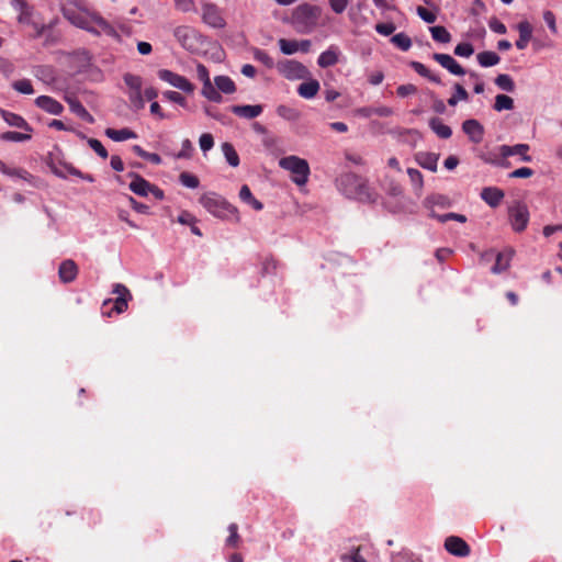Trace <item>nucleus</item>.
Masks as SVG:
<instances>
[{
	"label": "nucleus",
	"mask_w": 562,
	"mask_h": 562,
	"mask_svg": "<svg viewBox=\"0 0 562 562\" xmlns=\"http://www.w3.org/2000/svg\"><path fill=\"white\" fill-rule=\"evenodd\" d=\"M63 15L72 25L93 34L113 35V26L97 12H90L83 8L66 5L61 9Z\"/></svg>",
	"instance_id": "1"
},
{
	"label": "nucleus",
	"mask_w": 562,
	"mask_h": 562,
	"mask_svg": "<svg viewBox=\"0 0 562 562\" xmlns=\"http://www.w3.org/2000/svg\"><path fill=\"white\" fill-rule=\"evenodd\" d=\"M339 191L349 199H356L363 202H374L375 193L371 190L368 182L360 176L347 172L336 180Z\"/></svg>",
	"instance_id": "2"
},
{
	"label": "nucleus",
	"mask_w": 562,
	"mask_h": 562,
	"mask_svg": "<svg viewBox=\"0 0 562 562\" xmlns=\"http://www.w3.org/2000/svg\"><path fill=\"white\" fill-rule=\"evenodd\" d=\"M322 10L317 5L303 3L297 5L291 14V23L300 33H311L318 24Z\"/></svg>",
	"instance_id": "3"
},
{
	"label": "nucleus",
	"mask_w": 562,
	"mask_h": 562,
	"mask_svg": "<svg viewBox=\"0 0 562 562\" xmlns=\"http://www.w3.org/2000/svg\"><path fill=\"white\" fill-rule=\"evenodd\" d=\"M199 201L209 213L218 218H229L237 213L235 206L215 192L202 194Z\"/></svg>",
	"instance_id": "4"
},
{
	"label": "nucleus",
	"mask_w": 562,
	"mask_h": 562,
	"mask_svg": "<svg viewBox=\"0 0 562 562\" xmlns=\"http://www.w3.org/2000/svg\"><path fill=\"white\" fill-rule=\"evenodd\" d=\"M279 166L291 172L292 181L297 186H304L311 173L308 162L297 156L291 155L279 160Z\"/></svg>",
	"instance_id": "5"
},
{
	"label": "nucleus",
	"mask_w": 562,
	"mask_h": 562,
	"mask_svg": "<svg viewBox=\"0 0 562 562\" xmlns=\"http://www.w3.org/2000/svg\"><path fill=\"white\" fill-rule=\"evenodd\" d=\"M508 220L513 231L521 233L529 223V211L525 203L520 201L514 202L508 207Z\"/></svg>",
	"instance_id": "6"
},
{
	"label": "nucleus",
	"mask_w": 562,
	"mask_h": 562,
	"mask_svg": "<svg viewBox=\"0 0 562 562\" xmlns=\"http://www.w3.org/2000/svg\"><path fill=\"white\" fill-rule=\"evenodd\" d=\"M173 35L184 49L193 52L198 48L200 35L193 27L188 25L178 26L175 29Z\"/></svg>",
	"instance_id": "7"
},
{
	"label": "nucleus",
	"mask_w": 562,
	"mask_h": 562,
	"mask_svg": "<svg viewBox=\"0 0 562 562\" xmlns=\"http://www.w3.org/2000/svg\"><path fill=\"white\" fill-rule=\"evenodd\" d=\"M157 76L160 80L186 93H193L194 91L193 83H191L184 76L176 74L169 69L158 70Z\"/></svg>",
	"instance_id": "8"
},
{
	"label": "nucleus",
	"mask_w": 562,
	"mask_h": 562,
	"mask_svg": "<svg viewBox=\"0 0 562 562\" xmlns=\"http://www.w3.org/2000/svg\"><path fill=\"white\" fill-rule=\"evenodd\" d=\"M113 294H116V299L112 301L111 299L105 300L103 302V307L108 304H113L112 311L117 314H121L127 310L128 301L132 300V294L130 290L122 283H115L112 290Z\"/></svg>",
	"instance_id": "9"
},
{
	"label": "nucleus",
	"mask_w": 562,
	"mask_h": 562,
	"mask_svg": "<svg viewBox=\"0 0 562 562\" xmlns=\"http://www.w3.org/2000/svg\"><path fill=\"white\" fill-rule=\"evenodd\" d=\"M278 69L288 79H301L307 72L306 67L296 60L282 61L278 65Z\"/></svg>",
	"instance_id": "10"
},
{
	"label": "nucleus",
	"mask_w": 562,
	"mask_h": 562,
	"mask_svg": "<svg viewBox=\"0 0 562 562\" xmlns=\"http://www.w3.org/2000/svg\"><path fill=\"white\" fill-rule=\"evenodd\" d=\"M202 20L205 24L214 29H222L225 26V20L215 4L206 3L203 5Z\"/></svg>",
	"instance_id": "11"
},
{
	"label": "nucleus",
	"mask_w": 562,
	"mask_h": 562,
	"mask_svg": "<svg viewBox=\"0 0 562 562\" xmlns=\"http://www.w3.org/2000/svg\"><path fill=\"white\" fill-rule=\"evenodd\" d=\"M432 59L436 60L442 68L447 69L451 75L463 76L467 74L465 69L450 55L442 53H435Z\"/></svg>",
	"instance_id": "12"
},
{
	"label": "nucleus",
	"mask_w": 562,
	"mask_h": 562,
	"mask_svg": "<svg viewBox=\"0 0 562 562\" xmlns=\"http://www.w3.org/2000/svg\"><path fill=\"white\" fill-rule=\"evenodd\" d=\"M462 131L468 135L469 139L474 144H480L484 138V127L475 119L465 120L462 123Z\"/></svg>",
	"instance_id": "13"
},
{
	"label": "nucleus",
	"mask_w": 562,
	"mask_h": 562,
	"mask_svg": "<svg viewBox=\"0 0 562 562\" xmlns=\"http://www.w3.org/2000/svg\"><path fill=\"white\" fill-rule=\"evenodd\" d=\"M530 147L528 144H516L514 146L509 145H501L498 147L499 155L503 158H508L509 156L519 155L520 159L525 162H530L532 160L531 156L528 155Z\"/></svg>",
	"instance_id": "14"
},
{
	"label": "nucleus",
	"mask_w": 562,
	"mask_h": 562,
	"mask_svg": "<svg viewBox=\"0 0 562 562\" xmlns=\"http://www.w3.org/2000/svg\"><path fill=\"white\" fill-rule=\"evenodd\" d=\"M445 549L456 557H467L470 553L469 544L457 536H450L445 540Z\"/></svg>",
	"instance_id": "15"
},
{
	"label": "nucleus",
	"mask_w": 562,
	"mask_h": 562,
	"mask_svg": "<svg viewBox=\"0 0 562 562\" xmlns=\"http://www.w3.org/2000/svg\"><path fill=\"white\" fill-rule=\"evenodd\" d=\"M35 104L43 111L53 115H59L64 111V105L59 101L48 95L37 97L35 99Z\"/></svg>",
	"instance_id": "16"
},
{
	"label": "nucleus",
	"mask_w": 562,
	"mask_h": 562,
	"mask_svg": "<svg viewBox=\"0 0 562 562\" xmlns=\"http://www.w3.org/2000/svg\"><path fill=\"white\" fill-rule=\"evenodd\" d=\"M229 110L239 117L251 120L262 113L263 106L261 104L232 105Z\"/></svg>",
	"instance_id": "17"
},
{
	"label": "nucleus",
	"mask_w": 562,
	"mask_h": 562,
	"mask_svg": "<svg viewBox=\"0 0 562 562\" xmlns=\"http://www.w3.org/2000/svg\"><path fill=\"white\" fill-rule=\"evenodd\" d=\"M340 49L336 45H330L326 50L321 53L317 58V65L321 68L335 66L339 61Z\"/></svg>",
	"instance_id": "18"
},
{
	"label": "nucleus",
	"mask_w": 562,
	"mask_h": 562,
	"mask_svg": "<svg viewBox=\"0 0 562 562\" xmlns=\"http://www.w3.org/2000/svg\"><path fill=\"white\" fill-rule=\"evenodd\" d=\"M130 177L133 178L132 182L128 184L130 190L139 196H147L153 184L137 173L131 172Z\"/></svg>",
	"instance_id": "19"
},
{
	"label": "nucleus",
	"mask_w": 562,
	"mask_h": 562,
	"mask_svg": "<svg viewBox=\"0 0 562 562\" xmlns=\"http://www.w3.org/2000/svg\"><path fill=\"white\" fill-rule=\"evenodd\" d=\"M504 191L496 187L483 188L480 196L491 207H497L504 199Z\"/></svg>",
	"instance_id": "20"
},
{
	"label": "nucleus",
	"mask_w": 562,
	"mask_h": 562,
	"mask_svg": "<svg viewBox=\"0 0 562 562\" xmlns=\"http://www.w3.org/2000/svg\"><path fill=\"white\" fill-rule=\"evenodd\" d=\"M514 256V250L508 248L496 254L495 263L492 267V272L495 274L506 271Z\"/></svg>",
	"instance_id": "21"
},
{
	"label": "nucleus",
	"mask_w": 562,
	"mask_h": 562,
	"mask_svg": "<svg viewBox=\"0 0 562 562\" xmlns=\"http://www.w3.org/2000/svg\"><path fill=\"white\" fill-rule=\"evenodd\" d=\"M516 27L519 33V38L516 41L515 45L518 49L522 50L528 46L532 37V25L528 21H521Z\"/></svg>",
	"instance_id": "22"
},
{
	"label": "nucleus",
	"mask_w": 562,
	"mask_h": 562,
	"mask_svg": "<svg viewBox=\"0 0 562 562\" xmlns=\"http://www.w3.org/2000/svg\"><path fill=\"white\" fill-rule=\"evenodd\" d=\"M0 112H1V116H2L3 121L8 125L18 127V128H22L29 133H31L33 131V128L30 126V124L21 115L5 111V110H0Z\"/></svg>",
	"instance_id": "23"
},
{
	"label": "nucleus",
	"mask_w": 562,
	"mask_h": 562,
	"mask_svg": "<svg viewBox=\"0 0 562 562\" xmlns=\"http://www.w3.org/2000/svg\"><path fill=\"white\" fill-rule=\"evenodd\" d=\"M77 272V266L75 261L70 259L64 260L60 263L58 270L59 278L64 283H69L74 281L76 279Z\"/></svg>",
	"instance_id": "24"
},
{
	"label": "nucleus",
	"mask_w": 562,
	"mask_h": 562,
	"mask_svg": "<svg viewBox=\"0 0 562 562\" xmlns=\"http://www.w3.org/2000/svg\"><path fill=\"white\" fill-rule=\"evenodd\" d=\"M66 101L69 105L70 111L75 113L77 116H79L88 123L94 122L93 116L87 111V109L82 105V103L79 100H77L76 98H67Z\"/></svg>",
	"instance_id": "25"
},
{
	"label": "nucleus",
	"mask_w": 562,
	"mask_h": 562,
	"mask_svg": "<svg viewBox=\"0 0 562 562\" xmlns=\"http://www.w3.org/2000/svg\"><path fill=\"white\" fill-rule=\"evenodd\" d=\"M429 127L440 138L447 139L452 135L451 127L446 125L439 117H431L429 120Z\"/></svg>",
	"instance_id": "26"
},
{
	"label": "nucleus",
	"mask_w": 562,
	"mask_h": 562,
	"mask_svg": "<svg viewBox=\"0 0 562 562\" xmlns=\"http://www.w3.org/2000/svg\"><path fill=\"white\" fill-rule=\"evenodd\" d=\"M105 135L114 142H124L137 137L136 133L127 127L121 130L106 128Z\"/></svg>",
	"instance_id": "27"
},
{
	"label": "nucleus",
	"mask_w": 562,
	"mask_h": 562,
	"mask_svg": "<svg viewBox=\"0 0 562 562\" xmlns=\"http://www.w3.org/2000/svg\"><path fill=\"white\" fill-rule=\"evenodd\" d=\"M214 85L216 86L217 90L225 94H232L236 91V85L228 76H216L214 78Z\"/></svg>",
	"instance_id": "28"
},
{
	"label": "nucleus",
	"mask_w": 562,
	"mask_h": 562,
	"mask_svg": "<svg viewBox=\"0 0 562 562\" xmlns=\"http://www.w3.org/2000/svg\"><path fill=\"white\" fill-rule=\"evenodd\" d=\"M319 90V82L317 80H310L301 83L297 88V93L304 99L314 98Z\"/></svg>",
	"instance_id": "29"
},
{
	"label": "nucleus",
	"mask_w": 562,
	"mask_h": 562,
	"mask_svg": "<svg viewBox=\"0 0 562 562\" xmlns=\"http://www.w3.org/2000/svg\"><path fill=\"white\" fill-rule=\"evenodd\" d=\"M239 198L244 203L250 205L256 211H260L263 207V204L252 195L247 184L240 188Z\"/></svg>",
	"instance_id": "30"
},
{
	"label": "nucleus",
	"mask_w": 562,
	"mask_h": 562,
	"mask_svg": "<svg viewBox=\"0 0 562 562\" xmlns=\"http://www.w3.org/2000/svg\"><path fill=\"white\" fill-rule=\"evenodd\" d=\"M423 205L426 209H432L434 206L449 207L451 202L450 199L443 194H430L425 198Z\"/></svg>",
	"instance_id": "31"
},
{
	"label": "nucleus",
	"mask_w": 562,
	"mask_h": 562,
	"mask_svg": "<svg viewBox=\"0 0 562 562\" xmlns=\"http://www.w3.org/2000/svg\"><path fill=\"white\" fill-rule=\"evenodd\" d=\"M416 159L420 167L430 171L437 170L438 155L432 153H419Z\"/></svg>",
	"instance_id": "32"
},
{
	"label": "nucleus",
	"mask_w": 562,
	"mask_h": 562,
	"mask_svg": "<svg viewBox=\"0 0 562 562\" xmlns=\"http://www.w3.org/2000/svg\"><path fill=\"white\" fill-rule=\"evenodd\" d=\"M11 3L20 12L19 22L27 23L33 13L32 7L25 0H12Z\"/></svg>",
	"instance_id": "33"
},
{
	"label": "nucleus",
	"mask_w": 562,
	"mask_h": 562,
	"mask_svg": "<svg viewBox=\"0 0 562 562\" xmlns=\"http://www.w3.org/2000/svg\"><path fill=\"white\" fill-rule=\"evenodd\" d=\"M477 63L481 67H493L501 61V57L492 50H484L476 55Z\"/></svg>",
	"instance_id": "34"
},
{
	"label": "nucleus",
	"mask_w": 562,
	"mask_h": 562,
	"mask_svg": "<svg viewBox=\"0 0 562 562\" xmlns=\"http://www.w3.org/2000/svg\"><path fill=\"white\" fill-rule=\"evenodd\" d=\"M222 151H223V155L229 166H232V167L239 166V162H240L239 156L231 143H227V142L223 143Z\"/></svg>",
	"instance_id": "35"
},
{
	"label": "nucleus",
	"mask_w": 562,
	"mask_h": 562,
	"mask_svg": "<svg viewBox=\"0 0 562 562\" xmlns=\"http://www.w3.org/2000/svg\"><path fill=\"white\" fill-rule=\"evenodd\" d=\"M429 31L431 33L432 40L436 42L446 44L451 41V34L447 31V29L445 26H441V25L431 26L429 29Z\"/></svg>",
	"instance_id": "36"
},
{
	"label": "nucleus",
	"mask_w": 562,
	"mask_h": 562,
	"mask_svg": "<svg viewBox=\"0 0 562 562\" xmlns=\"http://www.w3.org/2000/svg\"><path fill=\"white\" fill-rule=\"evenodd\" d=\"M453 89V94L448 99V104L450 106H456L459 101L469 100L468 91L460 83H454Z\"/></svg>",
	"instance_id": "37"
},
{
	"label": "nucleus",
	"mask_w": 562,
	"mask_h": 562,
	"mask_svg": "<svg viewBox=\"0 0 562 562\" xmlns=\"http://www.w3.org/2000/svg\"><path fill=\"white\" fill-rule=\"evenodd\" d=\"M514 109V100L513 98L506 94H497L495 97L494 110L497 112H502L505 110Z\"/></svg>",
	"instance_id": "38"
},
{
	"label": "nucleus",
	"mask_w": 562,
	"mask_h": 562,
	"mask_svg": "<svg viewBox=\"0 0 562 562\" xmlns=\"http://www.w3.org/2000/svg\"><path fill=\"white\" fill-rule=\"evenodd\" d=\"M0 138L5 142L23 143L31 139V133L8 131L2 133Z\"/></svg>",
	"instance_id": "39"
},
{
	"label": "nucleus",
	"mask_w": 562,
	"mask_h": 562,
	"mask_svg": "<svg viewBox=\"0 0 562 562\" xmlns=\"http://www.w3.org/2000/svg\"><path fill=\"white\" fill-rule=\"evenodd\" d=\"M123 79L125 85L128 87L130 92L142 91L143 79L139 76L127 72L124 75Z\"/></svg>",
	"instance_id": "40"
},
{
	"label": "nucleus",
	"mask_w": 562,
	"mask_h": 562,
	"mask_svg": "<svg viewBox=\"0 0 562 562\" xmlns=\"http://www.w3.org/2000/svg\"><path fill=\"white\" fill-rule=\"evenodd\" d=\"M495 85L506 92H513L515 90V82L513 78L507 74H501L495 78Z\"/></svg>",
	"instance_id": "41"
},
{
	"label": "nucleus",
	"mask_w": 562,
	"mask_h": 562,
	"mask_svg": "<svg viewBox=\"0 0 562 562\" xmlns=\"http://www.w3.org/2000/svg\"><path fill=\"white\" fill-rule=\"evenodd\" d=\"M391 42L403 52H407L412 47V40L403 32L393 35Z\"/></svg>",
	"instance_id": "42"
},
{
	"label": "nucleus",
	"mask_w": 562,
	"mask_h": 562,
	"mask_svg": "<svg viewBox=\"0 0 562 562\" xmlns=\"http://www.w3.org/2000/svg\"><path fill=\"white\" fill-rule=\"evenodd\" d=\"M179 182L183 187L189 188V189H196L200 186L199 178L195 175L190 173L188 171H183L180 173Z\"/></svg>",
	"instance_id": "43"
},
{
	"label": "nucleus",
	"mask_w": 562,
	"mask_h": 562,
	"mask_svg": "<svg viewBox=\"0 0 562 562\" xmlns=\"http://www.w3.org/2000/svg\"><path fill=\"white\" fill-rule=\"evenodd\" d=\"M278 44H279L280 50L284 55H293L296 52H299V42L297 41L280 38L278 41Z\"/></svg>",
	"instance_id": "44"
},
{
	"label": "nucleus",
	"mask_w": 562,
	"mask_h": 562,
	"mask_svg": "<svg viewBox=\"0 0 562 562\" xmlns=\"http://www.w3.org/2000/svg\"><path fill=\"white\" fill-rule=\"evenodd\" d=\"M252 56L255 60L261 63L267 68H272L274 66L273 58L263 49L254 48Z\"/></svg>",
	"instance_id": "45"
},
{
	"label": "nucleus",
	"mask_w": 562,
	"mask_h": 562,
	"mask_svg": "<svg viewBox=\"0 0 562 562\" xmlns=\"http://www.w3.org/2000/svg\"><path fill=\"white\" fill-rule=\"evenodd\" d=\"M360 547H353L349 552L340 555L341 562H367V560L360 554Z\"/></svg>",
	"instance_id": "46"
},
{
	"label": "nucleus",
	"mask_w": 562,
	"mask_h": 562,
	"mask_svg": "<svg viewBox=\"0 0 562 562\" xmlns=\"http://www.w3.org/2000/svg\"><path fill=\"white\" fill-rule=\"evenodd\" d=\"M12 88L22 94L34 93V89L30 79L16 80L12 83Z\"/></svg>",
	"instance_id": "47"
},
{
	"label": "nucleus",
	"mask_w": 562,
	"mask_h": 562,
	"mask_svg": "<svg viewBox=\"0 0 562 562\" xmlns=\"http://www.w3.org/2000/svg\"><path fill=\"white\" fill-rule=\"evenodd\" d=\"M162 98L170 102L177 103L182 108L188 105L186 98L177 91L166 90L162 92Z\"/></svg>",
	"instance_id": "48"
},
{
	"label": "nucleus",
	"mask_w": 562,
	"mask_h": 562,
	"mask_svg": "<svg viewBox=\"0 0 562 562\" xmlns=\"http://www.w3.org/2000/svg\"><path fill=\"white\" fill-rule=\"evenodd\" d=\"M453 53L456 56L468 58L473 55L474 47L471 43L468 42L460 43L454 47Z\"/></svg>",
	"instance_id": "49"
},
{
	"label": "nucleus",
	"mask_w": 562,
	"mask_h": 562,
	"mask_svg": "<svg viewBox=\"0 0 562 562\" xmlns=\"http://www.w3.org/2000/svg\"><path fill=\"white\" fill-rule=\"evenodd\" d=\"M88 145L94 150L102 159H106L109 156L108 150L104 148L102 143L97 138H88Z\"/></svg>",
	"instance_id": "50"
},
{
	"label": "nucleus",
	"mask_w": 562,
	"mask_h": 562,
	"mask_svg": "<svg viewBox=\"0 0 562 562\" xmlns=\"http://www.w3.org/2000/svg\"><path fill=\"white\" fill-rule=\"evenodd\" d=\"M128 100L134 108V110L138 111L144 109L145 106V99L143 95V92H128Z\"/></svg>",
	"instance_id": "51"
},
{
	"label": "nucleus",
	"mask_w": 562,
	"mask_h": 562,
	"mask_svg": "<svg viewBox=\"0 0 562 562\" xmlns=\"http://www.w3.org/2000/svg\"><path fill=\"white\" fill-rule=\"evenodd\" d=\"M199 145L203 153L211 150L214 146V138L210 133H204L199 138Z\"/></svg>",
	"instance_id": "52"
},
{
	"label": "nucleus",
	"mask_w": 562,
	"mask_h": 562,
	"mask_svg": "<svg viewBox=\"0 0 562 562\" xmlns=\"http://www.w3.org/2000/svg\"><path fill=\"white\" fill-rule=\"evenodd\" d=\"M277 113L279 116L289 121L295 120L297 117V113L295 112V110L283 104L277 108Z\"/></svg>",
	"instance_id": "53"
},
{
	"label": "nucleus",
	"mask_w": 562,
	"mask_h": 562,
	"mask_svg": "<svg viewBox=\"0 0 562 562\" xmlns=\"http://www.w3.org/2000/svg\"><path fill=\"white\" fill-rule=\"evenodd\" d=\"M176 8L181 12L195 11V4L193 0H173Z\"/></svg>",
	"instance_id": "54"
},
{
	"label": "nucleus",
	"mask_w": 562,
	"mask_h": 562,
	"mask_svg": "<svg viewBox=\"0 0 562 562\" xmlns=\"http://www.w3.org/2000/svg\"><path fill=\"white\" fill-rule=\"evenodd\" d=\"M417 14L426 23H434L437 20V15L434 12L425 9L424 7L417 8Z\"/></svg>",
	"instance_id": "55"
},
{
	"label": "nucleus",
	"mask_w": 562,
	"mask_h": 562,
	"mask_svg": "<svg viewBox=\"0 0 562 562\" xmlns=\"http://www.w3.org/2000/svg\"><path fill=\"white\" fill-rule=\"evenodd\" d=\"M543 20H544L546 24L548 25V27L550 29V31L553 34H557L558 29H557L554 13L552 11H550V10L544 11L543 12Z\"/></svg>",
	"instance_id": "56"
},
{
	"label": "nucleus",
	"mask_w": 562,
	"mask_h": 562,
	"mask_svg": "<svg viewBox=\"0 0 562 562\" xmlns=\"http://www.w3.org/2000/svg\"><path fill=\"white\" fill-rule=\"evenodd\" d=\"M5 176L11 177V178H20L23 180H29V178L31 177V175L24 169L10 168V167L8 168V171L5 172Z\"/></svg>",
	"instance_id": "57"
},
{
	"label": "nucleus",
	"mask_w": 562,
	"mask_h": 562,
	"mask_svg": "<svg viewBox=\"0 0 562 562\" xmlns=\"http://www.w3.org/2000/svg\"><path fill=\"white\" fill-rule=\"evenodd\" d=\"M490 29L497 34H505L507 32L506 25L496 18L488 21Z\"/></svg>",
	"instance_id": "58"
},
{
	"label": "nucleus",
	"mask_w": 562,
	"mask_h": 562,
	"mask_svg": "<svg viewBox=\"0 0 562 562\" xmlns=\"http://www.w3.org/2000/svg\"><path fill=\"white\" fill-rule=\"evenodd\" d=\"M416 92H417V88L412 83L401 85L396 89V93L401 98H405V97H407L409 94H414Z\"/></svg>",
	"instance_id": "59"
},
{
	"label": "nucleus",
	"mask_w": 562,
	"mask_h": 562,
	"mask_svg": "<svg viewBox=\"0 0 562 562\" xmlns=\"http://www.w3.org/2000/svg\"><path fill=\"white\" fill-rule=\"evenodd\" d=\"M535 171L529 167H521L514 171H512L508 177L509 178H529L533 176Z\"/></svg>",
	"instance_id": "60"
},
{
	"label": "nucleus",
	"mask_w": 562,
	"mask_h": 562,
	"mask_svg": "<svg viewBox=\"0 0 562 562\" xmlns=\"http://www.w3.org/2000/svg\"><path fill=\"white\" fill-rule=\"evenodd\" d=\"M395 25L393 23H378L375 25V31L384 36H389L394 33Z\"/></svg>",
	"instance_id": "61"
},
{
	"label": "nucleus",
	"mask_w": 562,
	"mask_h": 562,
	"mask_svg": "<svg viewBox=\"0 0 562 562\" xmlns=\"http://www.w3.org/2000/svg\"><path fill=\"white\" fill-rule=\"evenodd\" d=\"M348 3V0H329L330 9L337 14L342 13L347 9Z\"/></svg>",
	"instance_id": "62"
},
{
	"label": "nucleus",
	"mask_w": 562,
	"mask_h": 562,
	"mask_svg": "<svg viewBox=\"0 0 562 562\" xmlns=\"http://www.w3.org/2000/svg\"><path fill=\"white\" fill-rule=\"evenodd\" d=\"M196 77L199 78L200 81H202V85L211 82L209 70L203 64H198Z\"/></svg>",
	"instance_id": "63"
},
{
	"label": "nucleus",
	"mask_w": 562,
	"mask_h": 562,
	"mask_svg": "<svg viewBox=\"0 0 562 562\" xmlns=\"http://www.w3.org/2000/svg\"><path fill=\"white\" fill-rule=\"evenodd\" d=\"M192 150V144L189 139H184L182 142V148L181 150L176 155V158L183 159V158H190Z\"/></svg>",
	"instance_id": "64"
}]
</instances>
